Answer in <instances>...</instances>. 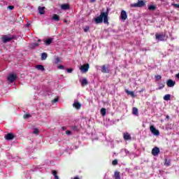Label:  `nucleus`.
<instances>
[{
	"label": "nucleus",
	"mask_w": 179,
	"mask_h": 179,
	"mask_svg": "<svg viewBox=\"0 0 179 179\" xmlns=\"http://www.w3.org/2000/svg\"><path fill=\"white\" fill-rule=\"evenodd\" d=\"M103 23L108 24V13H101L99 16L96 17L94 19L95 22L96 24H99L100 23H103Z\"/></svg>",
	"instance_id": "obj_1"
},
{
	"label": "nucleus",
	"mask_w": 179,
	"mask_h": 179,
	"mask_svg": "<svg viewBox=\"0 0 179 179\" xmlns=\"http://www.w3.org/2000/svg\"><path fill=\"white\" fill-rule=\"evenodd\" d=\"M145 5L143 0H138L137 3L131 5V8H142Z\"/></svg>",
	"instance_id": "obj_2"
},
{
	"label": "nucleus",
	"mask_w": 179,
	"mask_h": 179,
	"mask_svg": "<svg viewBox=\"0 0 179 179\" xmlns=\"http://www.w3.org/2000/svg\"><path fill=\"white\" fill-rule=\"evenodd\" d=\"M150 130L152 135H155V136H159L160 135V131H159L158 129L155 128V126L153 125L150 126Z\"/></svg>",
	"instance_id": "obj_3"
},
{
	"label": "nucleus",
	"mask_w": 179,
	"mask_h": 179,
	"mask_svg": "<svg viewBox=\"0 0 179 179\" xmlns=\"http://www.w3.org/2000/svg\"><path fill=\"white\" fill-rule=\"evenodd\" d=\"M90 68V66L89 65V64H85L80 67V71H81L82 73H86V72L89 71Z\"/></svg>",
	"instance_id": "obj_4"
},
{
	"label": "nucleus",
	"mask_w": 179,
	"mask_h": 179,
	"mask_svg": "<svg viewBox=\"0 0 179 179\" xmlns=\"http://www.w3.org/2000/svg\"><path fill=\"white\" fill-rule=\"evenodd\" d=\"M155 38L157 41H164V38H166V35L164 34H156Z\"/></svg>",
	"instance_id": "obj_5"
},
{
	"label": "nucleus",
	"mask_w": 179,
	"mask_h": 179,
	"mask_svg": "<svg viewBox=\"0 0 179 179\" xmlns=\"http://www.w3.org/2000/svg\"><path fill=\"white\" fill-rule=\"evenodd\" d=\"M120 19L123 21L125 22L127 19H128V15L127 14V11L122 10L120 13Z\"/></svg>",
	"instance_id": "obj_6"
},
{
	"label": "nucleus",
	"mask_w": 179,
	"mask_h": 179,
	"mask_svg": "<svg viewBox=\"0 0 179 179\" xmlns=\"http://www.w3.org/2000/svg\"><path fill=\"white\" fill-rule=\"evenodd\" d=\"M16 78H17V76H16L15 74H10L8 77V80L10 82V83H13V82L16 80Z\"/></svg>",
	"instance_id": "obj_7"
},
{
	"label": "nucleus",
	"mask_w": 179,
	"mask_h": 179,
	"mask_svg": "<svg viewBox=\"0 0 179 179\" xmlns=\"http://www.w3.org/2000/svg\"><path fill=\"white\" fill-rule=\"evenodd\" d=\"M73 107H74V108H76V110H80L82 104H80L79 101H78V100H75L74 103H73Z\"/></svg>",
	"instance_id": "obj_8"
},
{
	"label": "nucleus",
	"mask_w": 179,
	"mask_h": 179,
	"mask_svg": "<svg viewBox=\"0 0 179 179\" xmlns=\"http://www.w3.org/2000/svg\"><path fill=\"white\" fill-rule=\"evenodd\" d=\"M159 153H160V149L157 147H155L152 150V155L153 156H157L159 155Z\"/></svg>",
	"instance_id": "obj_9"
},
{
	"label": "nucleus",
	"mask_w": 179,
	"mask_h": 179,
	"mask_svg": "<svg viewBox=\"0 0 179 179\" xmlns=\"http://www.w3.org/2000/svg\"><path fill=\"white\" fill-rule=\"evenodd\" d=\"M166 85L168 87H174L176 85V81H173V80H168L166 82Z\"/></svg>",
	"instance_id": "obj_10"
},
{
	"label": "nucleus",
	"mask_w": 179,
	"mask_h": 179,
	"mask_svg": "<svg viewBox=\"0 0 179 179\" xmlns=\"http://www.w3.org/2000/svg\"><path fill=\"white\" fill-rule=\"evenodd\" d=\"M101 73H110V69H108V67H107L106 65H103L102 69H101Z\"/></svg>",
	"instance_id": "obj_11"
},
{
	"label": "nucleus",
	"mask_w": 179,
	"mask_h": 179,
	"mask_svg": "<svg viewBox=\"0 0 179 179\" xmlns=\"http://www.w3.org/2000/svg\"><path fill=\"white\" fill-rule=\"evenodd\" d=\"M13 38V37H9V36H3L2 40H3V43H8V41H12Z\"/></svg>",
	"instance_id": "obj_12"
},
{
	"label": "nucleus",
	"mask_w": 179,
	"mask_h": 179,
	"mask_svg": "<svg viewBox=\"0 0 179 179\" xmlns=\"http://www.w3.org/2000/svg\"><path fill=\"white\" fill-rule=\"evenodd\" d=\"M123 138H124V141H131V134L129 133H124L123 134Z\"/></svg>",
	"instance_id": "obj_13"
},
{
	"label": "nucleus",
	"mask_w": 179,
	"mask_h": 179,
	"mask_svg": "<svg viewBox=\"0 0 179 179\" xmlns=\"http://www.w3.org/2000/svg\"><path fill=\"white\" fill-rule=\"evenodd\" d=\"M5 138L6 141H12L15 136L12 134L9 133L5 136Z\"/></svg>",
	"instance_id": "obj_14"
},
{
	"label": "nucleus",
	"mask_w": 179,
	"mask_h": 179,
	"mask_svg": "<svg viewBox=\"0 0 179 179\" xmlns=\"http://www.w3.org/2000/svg\"><path fill=\"white\" fill-rule=\"evenodd\" d=\"M80 83L82 86H87V85H89V82L86 78H83L82 80L80 81Z\"/></svg>",
	"instance_id": "obj_15"
},
{
	"label": "nucleus",
	"mask_w": 179,
	"mask_h": 179,
	"mask_svg": "<svg viewBox=\"0 0 179 179\" xmlns=\"http://www.w3.org/2000/svg\"><path fill=\"white\" fill-rule=\"evenodd\" d=\"M125 92L127 94H129L130 96H131L132 97H136V94H135V92H134L133 91H129L128 90H126Z\"/></svg>",
	"instance_id": "obj_16"
},
{
	"label": "nucleus",
	"mask_w": 179,
	"mask_h": 179,
	"mask_svg": "<svg viewBox=\"0 0 179 179\" xmlns=\"http://www.w3.org/2000/svg\"><path fill=\"white\" fill-rule=\"evenodd\" d=\"M113 178L115 179H121V176H120V172L118 171H115Z\"/></svg>",
	"instance_id": "obj_17"
},
{
	"label": "nucleus",
	"mask_w": 179,
	"mask_h": 179,
	"mask_svg": "<svg viewBox=\"0 0 179 179\" xmlns=\"http://www.w3.org/2000/svg\"><path fill=\"white\" fill-rule=\"evenodd\" d=\"M36 68L38 69V71H42V72H43V71H45V69H44V66L41 64L36 66Z\"/></svg>",
	"instance_id": "obj_18"
},
{
	"label": "nucleus",
	"mask_w": 179,
	"mask_h": 179,
	"mask_svg": "<svg viewBox=\"0 0 179 179\" xmlns=\"http://www.w3.org/2000/svg\"><path fill=\"white\" fill-rule=\"evenodd\" d=\"M38 9V13H40V15H44V13H45L44 9H45V7L39 6Z\"/></svg>",
	"instance_id": "obj_19"
},
{
	"label": "nucleus",
	"mask_w": 179,
	"mask_h": 179,
	"mask_svg": "<svg viewBox=\"0 0 179 179\" xmlns=\"http://www.w3.org/2000/svg\"><path fill=\"white\" fill-rule=\"evenodd\" d=\"M61 8L63 10H68V9H69V5H68V4H63V5L61 6Z\"/></svg>",
	"instance_id": "obj_20"
},
{
	"label": "nucleus",
	"mask_w": 179,
	"mask_h": 179,
	"mask_svg": "<svg viewBox=\"0 0 179 179\" xmlns=\"http://www.w3.org/2000/svg\"><path fill=\"white\" fill-rule=\"evenodd\" d=\"M170 164H171V161L170 159H165L164 166L169 167Z\"/></svg>",
	"instance_id": "obj_21"
},
{
	"label": "nucleus",
	"mask_w": 179,
	"mask_h": 179,
	"mask_svg": "<svg viewBox=\"0 0 179 179\" xmlns=\"http://www.w3.org/2000/svg\"><path fill=\"white\" fill-rule=\"evenodd\" d=\"M51 43H52V38H50L47 39L46 41H45V45H50V44H51Z\"/></svg>",
	"instance_id": "obj_22"
},
{
	"label": "nucleus",
	"mask_w": 179,
	"mask_h": 179,
	"mask_svg": "<svg viewBox=\"0 0 179 179\" xmlns=\"http://www.w3.org/2000/svg\"><path fill=\"white\" fill-rule=\"evenodd\" d=\"M171 94H166L164 96V100H165V101H169V100H171Z\"/></svg>",
	"instance_id": "obj_23"
},
{
	"label": "nucleus",
	"mask_w": 179,
	"mask_h": 179,
	"mask_svg": "<svg viewBox=\"0 0 179 179\" xmlns=\"http://www.w3.org/2000/svg\"><path fill=\"white\" fill-rule=\"evenodd\" d=\"M52 20H55V22H59V16L57 14H54L52 17Z\"/></svg>",
	"instance_id": "obj_24"
},
{
	"label": "nucleus",
	"mask_w": 179,
	"mask_h": 179,
	"mask_svg": "<svg viewBox=\"0 0 179 179\" xmlns=\"http://www.w3.org/2000/svg\"><path fill=\"white\" fill-rule=\"evenodd\" d=\"M40 45V43H33L30 44L31 48H36V47H38Z\"/></svg>",
	"instance_id": "obj_25"
},
{
	"label": "nucleus",
	"mask_w": 179,
	"mask_h": 179,
	"mask_svg": "<svg viewBox=\"0 0 179 179\" xmlns=\"http://www.w3.org/2000/svg\"><path fill=\"white\" fill-rule=\"evenodd\" d=\"M47 57H48L47 53H45V52L42 53L41 54V60L45 61V59H47Z\"/></svg>",
	"instance_id": "obj_26"
},
{
	"label": "nucleus",
	"mask_w": 179,
	"mask_h": 179,
	"mask_svg": "<svg viewBox=\"0 0 179 179\" xmlns=\"http://www.w3.org/2000/svg\"><path fill=\"white\" fill-rule=\"evenodd\" d=\"M52 174H53V176H54V177H55V179H59V177H58L57 171L52 170Z\"/></svg>",
	"instance_id": "obj_27"
},
{
	"label": "nucleus",
	"mask_w": 179,
	"mask_h": 179,
	"mask_svg": "<svg viewBox=\"0 0 179 179\" xmlns=\"http://www.w3.org/2000/svg\"><path fill=\"white\" fill-rule=\"evenodd\" d=\"M132 114H134V115H136L138 117V109L136 108H133V111H132Z\"/></svg>",
	"instance_id": "obj_28"
},
{
	"label": "nucleus",
	"mask_w": 179,
	"mask_h": 179,
	"mask_svg": "<svg viewBox=\"0 0 179 179\" xmlns=\"http://www.w3.org/2000/svg\"><path fill=\"white\" fill-rule=\"evenodd\" d=\"M148 10H156V6H155V5L148 6Z\"/></svg>",
	"instance_id": "obj_29"
},
{
	"label": "nucleus",
	"mask_w": 179,
	"mask_h": 179,
	"mask_svg": "<svg viewBox=\"0 0 179 179\" xmlns=\"http://www.w3.org/2000/svg\"><path fill=\"white\" fill-rule=\"evenodd\" d=\"M106 108H102L101 109V114L103 117H104L106 115Z\"/></svg>",
	"instance_id": "obj_30"
},
{
	"label": "nucleus",
	"mask_w": 179,
	"mask_h": 179,
	"mask_svg": "<svg viewBox=\"0 0 179 179\" xmlns=\"http://www.w3.org/2000/svg\"><path fill=\"white\" fill-rule=\"evenodd\" d=\"M61 62V59L59 57H56L55 59V64H59Z\"/></svg>",
	"instance_id": "obj_31"
},
{
	"label": "nucleus",
	"mask_w": 179,
	"mask_h": 179,
	"mask_svg": "<svg viewBox=\"0 0 179 179\" xmlns=\"http://www.w3.org/2000/svg\"><path fill=\"white\" fill-rule=\"evenodd\" d=\"M89 30H90V27L89 26H86L85 28H84V32L85 33H87V31H89Z\"/></svg>",
	"instance_id": "obj_32"
},
{
	"label": "nucleus",
	"mask_w": 179,
	"mask_h": 179,
	"mask_svg": "<svg viewBox=\"0 0 179 179\" xmlns=\"http://www.w3.org/2000/svg\"><path fill=\"white\" fill-rule=\"evenodd\" d=\"M39 132L40 131L38 130V129H34L33 134H34L35 135H37V134H38Z\"/></svg>",
	"instance_id": "obj_33"
},
{
	"label": "nucleus",
	"mask_w": 179,
	"mask_h": 179,
	"mask_svg": "<svg viewBox=\"0 0 179 179\" xmlns=\"http://www.w3.org/2000/svg\"><path fill=\"white\" fill-rule=\"evenodd\" d=\"M112 164H113V166H117V164H118V160H117V159L113 160V161L112 162Z\"/></svg>",
	"instance_id": "obj_34"
},
{
	"label": "nucleus",
	"mask_w": 179,
	"mask_h": 179,
	"mask_svg": "<svg viewBox=\"0 0 179 179\" xmlns=\"http://www.w3.org/2000/svg\"><path fill=\"white\" fill-rule=\"evenodd\" d=\"M160 79H162V76H160V75L155 76L156 80H160Z\"/></svg>",
	"instance_id": "obj_35"
},
{
	"label": "nucleus",
	"mask_w": 179,
	"mask_h": 179,
	"mask_svg": "<svg viewBox=\"0 0 179 179\" xmlns=\"http://www.w3.org/2000/svg\"><path fill=\"white\" fill-rule=\"evenodd\" d=\"M29 117H31L30 114H26V115H24L23 118L27 119V118H29Z\"/></svg>",
	"instance_id": "obj_36"
},
{
	"label": "nucleus",
	"mask_w": 179,
	"mask_h": 179,
	"mask_svg": "<svg viewBox=\"0 0 179 179\" xmlns=\"http://www.w3.org/2000/svg\"><path fill=\"white\" fill-rule=\"evenodd\" d=\"M73 71V69H66V71H67L68 73H72Z\"/></svg>",
	"instance_id": "obj_37"
},
{
	"label": "nucleus",
	"mask_w": 179,
	"mask_h": 179,
	"mask_svg": "<svg viewBox=\"0 0 179 179\" xmlns=\"http://www.w3.org/2000/svg\"><path fill=\"white\" fill-rule=\"evenodd\" d=\"M163 87H164V84H159L158 89L160 90L163 89Z\"/></svg>",
	"instance_id": "obj_38"
},
{
	"label": "nucleus",
	"mask_w": 179,
	"mask_h": 179,
	"mask_svg": "<svg viewBox=\"0 0 179 179\" xmlns=\"http://www.w3.org/2000/svg\"><path fill=\"white\" fill-rule=\"evenodd\" d=\"M58 69H65V66H62V65H60V66H58Z\"/></svg>",
	"instance_id": "obj_39"
},
{
	"label": "nucleus",
	"mask_w": 179,
	"mask_h": 179,
	"mask_svg": "<svg viewBox=\"0 0 179 179\" xmlns=\"http://www.w3.org/2000/svg\"><path fill=\"white\" fill-rule=\"evenodd\" d=\"M172 5H173V6H175V8H177L178 9H179V4L173 3Z\"/></svg>",
	"instance_id": "obj_40"
},
{
	"label": "nucleus",
	"mask_w": 179,
	"mask_h": 179,
	"mask_svg": "<svg viewBox=\"0 0 179 179\" xmlns=\"http://www.w3.org/2000/svg\"><path fill=\"white\" fill-rule=\"evenodd\" d=\"M13 8H15V7H13V6H8V9H10V10H13Z\"/></svg>",
	"instance_id": "obj_41"
},
{
	"label": "nucleus",
	"mask_w": 179,
	"mask_h": 179,
	"mask_svg": "<svg viewBox=\"0 0 179 179\" xmlns=\"http://www.w3.org/2000/svg\"><path fill=\"white\" fill-rule=\"evenodd\" d=\"M66 135H71V134H72V132L71 131H69V130H67L66 131Z\"/></svg>",
	"instance_id": "obj_42"
},
{
	"label": "nucleus",
	"mask_w": 179,
	"mask_h": 179,
	"mask_svg": "<svg viewBox=\"0 0 179 179\" xmlns=\"http://www.w3.org/2000/svg\"><path fill=\"white\" fill-rule=\"evenodd\" d=\"M57 101H58V98L55 99L52 101V103H57Z\"/></svg>",
	"instance_id": "obj_43"
},
{
	"label": "nucleus",
	"mask_w": 179,
	"mask_h": 179,
	"mask_svg": "<svg viewBox=\"0 0 179 179\" xmlns=\"http://www.w3.org/2000/svg\"><path fill=\"white\" fill-rule=\"evenodd\" d=\"M176 78H177V79H179V73L176 75Z\"/></svg>",
	"instance_id": "obj_44"
},
{
	"label": "nucleus",
	"mask_w": 179,
	"mask_h": 179,
	"mask_svg": "<svg viewBox=\"0 0 179 179\" xmlns=\"http://www.w3.org/2000/svg\"><path fill=\"white\" fill-rule=\"evenodd\" d=\"M62 129L63 131H65V129H66V127H62Z\"/></svg>",
	"instance_id": "obj_45"
},
{
	"label": "nucleus",
	"mask_w": 179,
	"mask_h": 179,
	"mask_svg": "<svg viewBox=\"0 0 179 179\" xmlns=\"http://www.w3.org/2000/svg\"><path fill=\"white\" fill-rule=\"evenodd\" d=\"M145 89H142L141 91H139L140 93H142V92H144Z\"/></svg>",
	"instance_id": "obj_46"
},
{
	"label": "nucleus",
	"mask_w": 179,
	"mask_h": 179,
	"mask_svg": "<svg viewBox=\"0 0 179 179\" xmlns=\"http://www.w3.org/2000/svg\"><path fill=\"white\" fill-rule=\"evenodd\" d=\"M125 153H129V151H128L127 150H124Z\"/></svg>",
	"instance_id": "obj_47"
},
{
	"label": "nucleus",
	"mask_w": 179,
	"mask_h": 179,
	"mask_svg": "<svg viewBox=\"0 0 179 179\" xmlns=\"http://www.w3.org/2000/svg\"><path fill=\"white\" fill-rule=\"evenodd\" d=\"M73 179H80V178H79V177L76 176V177H74V178H73Z\"/></svg>",
	"instance_id": "obj_48"
},
{
	"label": "nucleus",
	"mask_w": 179,
	"mask_h": 179,
	"mask_svg": "<svg viewBox=\"0 0 179 179\" xmlns=\"http://www.w3.org/2000/svg\"><path fill=\"white\" fill-rule=\"evenodd\" d=\"M41 41V39L38 40V43H40Z\"/></svg>",
	"instance_id": "obj_49"
},
{
	"label": "nucleus",
	"mask_w": 179,
	"mask_h": 179,
	"mask_svg": "<svg viewBox=\"0 0 179 179\" xmlns=\"http://www.w3.org/2000/svg\"><path fill=\"white\" fill-rule=\"evenodd\" d=\"M64 22L66 23V20H64Z\"/></svg>",
	"instance_id": "obj_50"
},
{
	"label": "nucleus",
	"mask_w": 179,
	"mask_h": 179,
	"mask_svg": "<svg viewBox=\"0 0 179 179\" xmlns=\"http://www.w3.org/2000/svg\"><path fill=\"white\" fill-rule=\"evenodd\" d=\"M92 2H94V0H92Z\"/></svg>",
	"instance_id": "obj_51"
},
{
	"label": "nucleus",
	"mask_w": 179,
	"mask_h": 179,
	"mask_svg": "<svg viewBox=\"0 0 179 179\" xmlns=\"http://www.w3.org/2000/svg\"><path fill=\"white\" fill-rule=\"evenodd\" d=\"M166 118H169V116H167Z\"/></svg>",
	"instance_id": "obj_52"
}]
</instances>
